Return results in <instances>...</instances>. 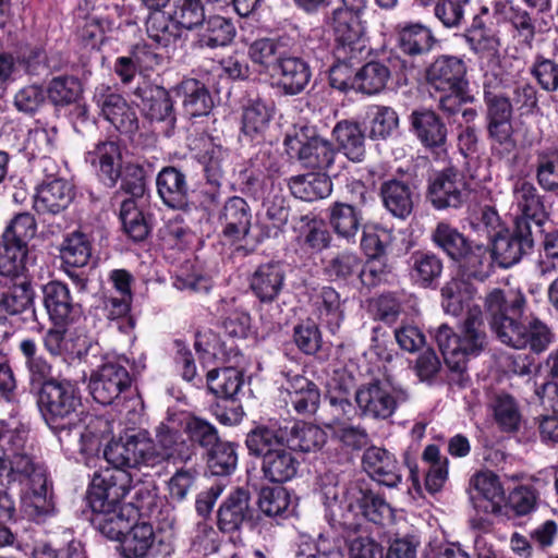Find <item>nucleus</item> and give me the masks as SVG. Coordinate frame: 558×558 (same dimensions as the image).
<instances>
[{
	"instance_id": "nucleus-1",
	"label": "nucleus",
	"mask_w": 558,
	"mask_h": 558,
	"mask_svg": "<svg viewBox=\"0 0 558 558\" xmlns=\"http://www.w3.org/2000/svg\"><path fill=\"white\" fill-rule=\"evenodd\" d=\"M38 405L50 428L59 433L60 440H76L83 454L98 453L102 440L112 434V425L107 418L92 414L80 417V392L69 380L50 379L45 383L39 391Z\"/></svg>"
},
{
	"instance_id": "nucleus-2",
	"label": "nucleus",
	"mask_w": 558,
	"mask_h": 558,
	"mask_svg": "<svg viewBox=\"0 0 558 558\" xmlns=\"http://www.w3.org/2000/svg\"><path fill=\"white\" fill-rule=\"evenodd\" d=\"M132 476L118 470L99 471L93 476L88 502L93 511L92 523L107 538L121 537L137 520L138 509L122 499L132 488Z\"/></svg>"
},
{
	"instance_id": "nucleus-3",
	"label": "nucleus",
	"mask_w": 558,
	"mask_h": 558,
	"mask_svg": "<svg viewBox=\"0 0 558 558\" xmlns=\"http://www.w3.org/2000/svg\"><path fill=\"white\" fill-rule=\"evenodd\" d=\"M525 301L521 293L505 296L502 291L494 290L486 299L490 325L500 341L514 349L529 347L532 351L543 352L551 342V333L546 325L538 320L524 325L519 322Z\"/></svg>"
},
{
	"instance_id": "nucleus-4",
	"label": "nucleus",
	"mask_w": 558,
	"mask_h": 558,
	"mask_svg": "<svg viewBox=\"0 0 558 558\" xmlns=\"http://www.w3.org/2000/svg\"><path fill=\"white\" fill-rule=\"evenodd\" d=\"M283 434L275 425H260L246 436L251 454L262 457V472L270 482L283 483L292 480L300 462L282 438Z\"/></svg>"
},
{
	"instance_id": "nucleus-5",
	"label": "nucleus",
	"mask_w": 558,
	"mask_h": 558,
	"mask_svg": "<svg viewBox=\"0 0 558 558\" xmlns=\"http://www.w3.org/2000/svg\"><path fill=\"white\" fill-rule=\"evenodd\" d=\"M435 340L447 366L453 372L463 373L469 357L478 355L486 344L481 308H469L459 335L447 324L440 325L435 332Z\"/></svg>"
},
{
	"instance_id": "nucleus-6",
	"label": "nucleus",
	"mask_w": 558,
	"mask_h": 558,
	"mask_svg": "<svg viewBox=\"0 0 558 558\" xmlns=\"http://www.w3.org/2000/svg\"><path fill=\"white\" fill-rule=\"evenodd\" d=\"M104 458L112 466L104 471L129 473L126 469H154L162 464V453L157 452V446L146 430L111 440L104 449Z\"/></svg>"
},
{
	"instance_id": "nucleus-7",
	"label": "nucleus",
	"mask_w": 558,
	"mask_h": 558,
	"mask_svg": "<svg viewBox=\"0 0 558 558\" xmlns=\"http://www.w3.org/2000/svg\"><path fill=\"white\" fill-rule=\"evenodd\" d=\"M36 221L29 213L15 215L2 234L0 276L21 277L25 271L27 242L36 233Z\"/></svg>"
},
{
	"instance_id": "nucleus-8",
	"label": "nucleus",
	"mask_w": 558,
	"mask_h": 558,
	"mask_svg": "<svg viewBox=\"0 0 558 558\" xmlns=\"http://www.w3.org/2000/svg\"><path fill=\"white\" fill-rule=\"evenodd\" d=\"M329 25L335 36L333 54L339 62L357 59L367 51L368 39L362 16L345 10H333Z\"/></svg>"
},
{
	"instance_id": "nucleus-9",
	"label": "nucleus",
	"mask_w": 558,
	"mask_h": 558,
	"mask_svg": "<svg viewBox=\"0 0 558 558\" xmlns=\"http://www.w3.org/2000/svg\"><path fill=\"white\" fill-rule=\"evenodd\" d=\"M408 392L388 381L362 385L355 392V401L362 415L375 420H387L397 408L407 402Z\"/></svg>"
},
{
	"instance_id": "nucleus-10",
	"label": "nucleus",
	"mask_w": 558,
	"mask_h": 558,
	"mask_svg": "<svg viewBox=\"0 0 558 558\" xmlns=\"http://www.w3.org/2000/svg\"><path fill=\"white\" fill-rule=\"evenodd\" d=\"M283 144L287 153L298 157L306 168L326 170L330 168L336 157V150L330 142L318 136L305 141L302 131L287 134Z\"/></svg>"
},
{
	"instance_id": "nucleus-11",
	"label": "nucleus",
	"mask_w": 558,
	"mask_h": 558,
	"mask_svg": "<svg viewBox=\"0 0 558 558\" xmlns=\"http://www.w3.org/2000/svg\"><path fill=\"white\" fill-rule=\"evenodd\" d=\"M132 383L128 369L118 361H108L90 374L88 388L100 404H111Z\"/></svg>"
},
{
	"instance_id": "nucleus-12",
	"label": "nucleus",
	"mask_w": 558,
	"mask_h": 558,
	"mask_svg": "<svg viewBox=\"0 0 558 558\" xmlns=\"http://www.w3.org/2000/svg\"><path fill=\"white\" fill-rule=\"evenodd\" d=\"M468 195L464 175L453 168L437 172L429 180L427 196L436 209L459 208Z\"/></svg>"
},
{
	"instance_id": "nucleus-13",
	"label": "nucleus",
	"mask_w": 558,
	"mask_h": 558,
	"mask_svg": "<svg viewBox=\"0 0 558 558\" xmlns=\"http://www.w3.org/2000/svg\"><path fill=\"white\" fill-rule=\"evenodd\" d=\"M493 253L504 267H509L519 262L533 246L530 223L515 221L512 232L505 230L495 234L492 239Z\"/></svg>"
},
{
	"instance_id": "nucleus-14",
	"label": "nucleus",
	"mask_w": 558,
	"mask_h": 558,
	"mask_svg": "<svg viewBox=\"0 0 558 558\" xmlns=\"http://www.w3.org/2000/svg\"><path fill=\"white\" fill-rule=\"evenodd\" d=\"M94 99L101 114L117 130L122 133H133L137 130L136 112L121 95L101 85L96 88Z\"/></svg>"
},
{
	"instance_id": "nucleus-15",
	"label": "nucleus",
	"mask_w": 558,
	"mask_h": 558,
	"mask_svg": "<svg viewBox=\"0 0 558 558\" xmlns=\"http://www.w3.org/2000/svg\"><path fill=\"white\" fill-rule=\"evenodd\" d=\"M21 502L24 514L37 524L45 523L54 515L56 507L46 472L39 471L35 474L33 484L27 486Z\"/></svg>"
},
{
	"instance_id": "nucleus-16",
	"label": "nucleus",
	"mask_w": 558,
	"mask_h": 558,
	"mask_svg": "<svg viewBox=\"0 0 558 558\" xmlns=\"http://www.w3.org/2000/svg\"><path fill=\"white\" fill-rule=\"evenodd\" d=\"M426 82L437 92L469 86L465 62L454 56H440L426 69Z\"/></svg>"
},
{
	"instance_id": "nucleus-17",
	"label": "nucleus",
	"mask_w": 558,
	"mask_h": 558,
	"mask_svg": "<svg viewBox=\"0 0 558 558\" xmlns=\"http://www.w3.org/2000/svg\"><path fill=\"white\" fill-rule=\"evenodd\" d=\"M362 465L381 485L396 487L401 482L400 465L396 457L385 448L368 447L363 453Z\"/></svg>"
},
{
	"instance_id": "nucleus-18",
	"label": "nucleus",
	"mask_w": 558,
	"mask_h": 558,
	"mask_svg": "<svg viewBox=\"0 0 558 558\" xmlns=\"http://www.w3.org/2000/svg\"><path fill=\"white\" fill-rule=\"evenodd\" d=\"M271 75L286 94L296 95L306 87L312 74L308 64L303 59L286 56L278 58L272 66Z\"/></svg>"
},
{
	"instance_id": "nucleus-19",
	"label": "nucleus",
	"mask_w": 558,
	"mask_h": 558,
	"mask_svg": "<svg viewBox=\"0 0 558 558\" xmlns=\"http://www.w3.org/2000/svg\"><path fill=\"white\" fill-rule=\"evenodd\" d=\"M72 198V186L65 180L53 179L38 186L34 208L39 214L56 215L65 209Z\"/></svg>"
},
{
	"instance_id": "nucleus-20",
	"label": "nucleus",
	"mask_w": 558,
	"mask_h": 558,
	"mask_svg": "<svg viewBox=\"0 0 558 558\" xmlns=\"http://www.w3.org/2000/svg\"><path fill=\"white\" fill-rule=\"evenodd\" d=\"M102 180L109 185H114L121 174L122 154L119 145L112 141L100 142L89 150L85 157Z\"/></svg>"
},
{
	"instance_id": "nucleus-21",
	"label": "nucleus",
	"mask_w": 558,
	"mask_h": 558,
	"mask_svg": "<svg viewBox=\"0 0 558 558\" xmlns=\"http://www.w3.org/2000/svg\"><path fill=\"white\" fill-rule=\"evenodd\" d=\"M284 389L288 393L287 404H290L300 415L314 414L320 402V392L317 386L301 375L288 378Z\"/></svg>"
},
{
	"instance_id": "nucleus-22",
	"label": "nucleus",
	"mask_w": 558,
	"mask_h": 558,
	"mask_svg": "<svg viewBox=\"0 0 558 558\" xmlns=\"http://www.w3.org/2000/svg\"><path fill=\"white\" fill-rule=\"evenodd\" d=\"M380 195L384 206L395 217L401 219L410 216L417 198L414 186L398 179H389L383 182Z\"/></svg>"
},
{
	"instance_id": "nucleus-23",
	"label": "nucleus",
	"mask_w": 558,
	"mask_h": 558,
	"mask_svg": "<svg viewBox=\"0 0 558 558\" xmlns=\"http://www.w3.org/2000/svg\"><path fill=\"white\" fill-rule=\"evenodd\" d=\"M162 202L171 208L183 209L189 204V186L185 175L173 167L163 168L156 180Z\"/></svg>"
},
{
	"instance_id": "nucleus-24",
	"label": "nucleus",
	"mask_w": 558,
	"mask_h": 558,
	"mask_svg": "<svg viewBox=\"0 0 558 558\" xmlns=\"http://www.w3.org/2000/svg\"><path fill=\"white\" fill-rule=\"evenodd\" d=\"M283 434L282 438L290 449L303 452L317 451L327 441L326 432L317 425L295 423L291 427L276 426Z\"/></svg>"
},
{
	"instance_id": "nucleus-25",
	"label": "nucleus",
	"mask_w": 558,
	"mask_h": 558,
	"mask_svg": "<svg viewBox=\"0 0 558 558\" xmlns=\"http://www.w3.org/2000/svg\"><path fill=\"white\" fill-rule=\"evenodd\" d=\"M227 236L240 240L248 234L252 214L246 201L239 196L230 197L219 215Z\"/></svg>"
},
{
	"instance_id": "nucleus-26",
	"label": "nucleus",
	"mask_w": 558,
	"mask_h": 558,
	"mask_svg": "<svg viewBox=\"0 0 558 558\" xmlns=\"http://www.w3.org/2000/svg\"><path fill=\"white\" fill-rule=\"evenodd\" d=\"M175 95L182 100L184 111L191 117H202L210 112L213 98L205 84L195 78H185L174 88Z\"/></svg>"
},
{
	"instance_id": "nucleus-27",
	"label": "nucleus",
	"mask_w": 558,
	"mask_h": 558,
	"mask_svg": "<svg viewBox=\"0 0 558 558\" xmlns=\"http://www.w3.org/2000/svg\"><path fill=\"white\" fill-rule=\"evenodd\" d=\"M275 107L272 102L260 98L250 99L243 106L242 126L243 134L251 140H259L267 131L272 119Z\"/></svg>"
},
{
	"instance_id": "nucleus-28",
	"label": "nucleus",
	"mask_w": 558,
	"mask_h": 558,
	"mask_svg": "<svg viewBox=\"0 0 558 558\" xmlns=\"http://www.w3.org/2000/svg\"><path fill=\"white\" fill-rule=\"evenodd\" d=\"M513 203L522 217L517 221L532 220L539 227L547 217L545 206L533 183L521 180L513 187Z\"/></svg>"
},
{
	"instance_id": "nucleus-29",
	"label": "nucleus",
	"mask_w": 558,
	"mask_h": 558,
	"mask_svg": "<svg viewBox=\"0 0 558 558\" xmlns=\"http://www.w3.org/2000/svg\"><path fill=\"white\" fill-rule=\"evenodd\" d=\"M250 517V495L245 489L238 488L220 506L218 526L223 532H233Z\"/></svg>"
},
{
	"instance_id": "nucleus-30",
	"label": "nucleus",
	"mask_w": 558,
	"mask_h": 558,
	"mask_svg": "<svg viewBox=\"0 0 558 558\" xmlns=\"http://www.w3.org/2000/svg\"><path fill=\"white\" fill-rule=\"evenodd\" d=\"M62 266L72 279H80L84 274L76 269L85 267L90 258V243L86 235L74 232L68 235L60 250Z\"/></svg>"
},
{
	"instance_id": "nucleus-31",
	"label": "nucleus",
	"mask_w": 558,
	"mask_h": 558,
	"mask_svg": "<svg viewBox=\"0 0 558 558\" xmlns=\"http://www.w3.org/2000/svg\"><path fill=\"white\" fill-rule=\"evenodd\" d=\"M411 125L424 146L429 148L440 147L446 143V125L434 111L417 110L412 112Z\"/></svg>"
},
{
	"instance_id": "nucleus-32",
	"label": "nucleus",
	"mask_w": 558,
	"mask_h": 558,
	"mask_svg": "<svg viewBox=\"0 0 558 558\" xmlns=\"http://www.w3.org/2000/svg\"><path fill=\"white\" fill-rule=\"evenodd\" d=\"M155 438L157 452L162 453V463L175 454L184 460L190 459L189 456L183 457L182 448L185 447V441L181 434V424L174 415L167 416L156 426Z\"/></svg>"
},
{
	"instance_id": "nucleus-33",
	"label": "nucleus",
	"mask_w": 558,
	"mask_h": 558,
	"mask_svg": "<svg viewBox=\"0 0 558 558\" xmlns=\"http://www.w3.org/2000/svg\"><path fill=\"white\" fill-rule=\"evenodd\" d=\"M435 41L432 31L421 23H408L398 27V47L408 56L429 52Z\"/></svg>"
},
{
	"instance_id": "nucleus-34",
	"label": "nucleus",
	"mask_w": 558,
	"mask_h": 558,
	"mask_svg": "<svg viewBox=\"0 0 558 558\" xmlns=\"http://www.w3.org/2000/svg\"><path fill=\"white\" fill-rule=\"evenodd\" d=\"M430 240L436 247L456 260L464 257L471 251L470 242L465 235L444 220L437 222L432 230Z\"/></svg>"
},
{
	"instance_id": "nucleus-35",
	"label": "nucleus",
	"mask_w": 558,
	"mask_h": 558,
	"mask_svg": "<svg viewBox=\"0 0 558 558\" xmlns=\"http://www.w3.org/2000/svg\"><path fill=\"white\" fill-rule=\"evenodd\" d=\"M289 187L296 198L314 202L327 197L331 193L332 184L326 174L311 172L290 178Z\"/></svg>"
},
{
	"instance_id": "nucleus-36",
	"label": "nucleus",
	"mask_w": 558,
	"mask_h": 558,
	"mask_svg": "<svg viewBox=\"0 0 558 558\" xmlns=\"http://www.w3.org/2000/svg\"><path fill=\"white\" fill-rule=\"evenodd\" d=\"M349 495L355 499L361 513L376 524H386L392 520V509L390 505L379 495L363 490L357 487H351Z\"/></svg>"
},
{
	"instance_id": "nucleus-37",
	"label": "nucleus",
	"mask_w": 558,
	"mask_h": 558,
	"mask_svg": "<svg viewBox=\"0 0 558 558\" xmlns=\"http://www.w3.org/2000/svg\"><path fill=\"white\" fill-rule=\"evenodd\" d=\"M361 221V213L352 205L335 203L329 208L330 227L342 239L353 240L360 230Z\"/></svg>"
},
{
	"instance_id": "nucleus-38",
	"label": "nucleus",
	"mask_w": 558,
	"mask_h": 558,
	"mask_svg": "<svg viewBox=\"0 0 558 558\" xmlns=\"http://www.w3.org/2000/svg\"><path fill=\"white\" fill-rule=\"evenodd\" d=\"M332 134L339 147L350 160L360 162L364 159V134L356 123L340 121L333 128Z\"/></svg>"
},
{
	"instance_id": "nucleus-39",
	"label": "nucleus",
	"mask_w": 558,
	"mask_h": 558,
	"mask_svg": "<svg viewBox=\"0 0 558 558\" xmlns=\"http://www.w3.org/2000/svg\"><path fill=\"white\" fill-rule=\"evenodd\" d=\"M46 308L58 324L64 323L71 313L72 300L63 281H48L43 287Z\"/></svg>"
},
{
	"instance_id": "nucleus-40",
	"label": "nucleus",
	"mask_w": 558,
	"mask_h": 558,
	"mask_svg": "<svg viewBox=\"0 0 558 558\" xmlns=\"http://www.w3.org/2000/svg\"><path fill=\"white\" fill-rule=\"evenodd\" d=\"M121 537V549L124 558H144L154 543V531L149 523L136 521Z\"/></svg>"
},
{
	"instance_id": "nucleus-41",
	"label": "nucleus",
	"mask_w": 558,
	"mask_h": 558,
	"mask_svg": "<svg viewBox=\"0 0 558 558\" xmlns=\"http://www.w3.org/2000/svg\"><path fill=\"white\" fill-rule=\"evenodd\" d=\"M143 113L150 121L166 122L172 125L175 118L169 93L163 87H155L148 92L142 104Z\"/></svg>"
},
{
	"instance_id": "nucleus-42",
	"label": "nucleus",
	"mask_w": 558,
	"mask_h": 558,
	"mask_svg": "<svg viewBox=\"0 0 558 558\" xmlns=\"http://www.w3.org/2000/svg\"><path fill=\"white\" fill-rule=\"evenodd\" d=\"M235 36L232 22L220 15L210 16L203 26L198 43L202 47L217 48L227 46Z\"/></svg>"
},
{
	"instance_id": "nucleus-43",
	"label": "nucleus",
	"mask_w": 558,
	"mask_h": 558,
	"mask_svg": "<svg viewBox=\"0 0 558 558\" xmlns=\"http://www.w3.org/2000/svg\"><path fill=\"white\" fill-rule=\"evenodd\" d=\"M207 385L217 397L233 399L243 385V375L233 367L211 369L207 373Z\"/></svg>"
},
{
	"instance_id": "nucleus-44",
	"label": "nucleus",
	"mask_w": 558,
	"mask_h": 558,
	"mask_svg": "<svg viewBox=\"0 0 558 558\" xmlns=\"http://www.w3.org/2000/svg\"><path fill=\"white\" fill-rule=\"evenodd\" d=\"M390 77L389 69L379 62H368L355 74L354 85L364 94L381 92Z\"/></svg>"
},
{
	"instance_id": "nucleus-45",
	"label": "nucleus",
	"mask_w": 558,
	"mask_h": 558,
	"mask_svg": "<svg viewBox=\"0 0 558 558\" xmlns=\"http://www.w3.org/2000/svg\"><path fill=\"white\" fill-rule=\"evenodd\" d=\"M33 290L31 281L14 283L5 292L0 293V320L5 315H15L23 312L32 302Z\"/></svg>"
},
{
	"instance_id": "nucleus-46",
	"label": "nucleus",
	"mask_w": 558,
	"mask_h": 558,
	"mask_svg": "<svg viewBox=\"0 0 558 558\" xmlns=\"http://www.w3.org/2000/svg\"><path fill=\"white\" fill-rule=\"evenodd\" d=\"M81 82L74 76H58L51 80L47 95L54 106H69L82 96Z\"/></svg>"
},
{
	"instance_id": "nucleus-47",
	"label": "nucleus",
	"mask_w": 558,
	"mask_h": 558,
	"mask_svg": "<svg viewBox=\"0 0 558 558\" xmlns=\"http://www.w3.org/2000/svg\"><path fill=\"white\" fill-rule=\"evenodd\" d=\"M473 294L470 281H448L441 289L442 307L447 314L458 316L468 306Z\"/></svg>"
},
{
	"instance_id": "nucleus-48",
	"label": "nucleus",
	"mask_w": 558,
	"mask_h": 558,
	"mask_svg": "<svg viewBox=\"0 0 558 558\" xmlns=\"http://www.w3.org/2000/svg\"><path fill=\"white\" fill-rule=\"evenodd\" d=\"M490 148L494 155L505 158L509 157L517 149V141L513 135L511 121H499L487 123Z\"/></svg>"
},
{
	"instance_id": "nucleus-49",
	"label": "nucleus",
	"mask_w": 558,
	"mask_h": 558,
	"mask_svg": "<svg viewBox=\"0 0 558 558\" xmlns=\"http://www.w3.org/2000/svg\"><path fill=\"white\" fill-rule=\"evenodd\" d=\"M369 135L372 138H387L398 128L397 112L386 106H372L367 110Z\"/></svg>"
},
{
	"instance_id": "nucleus-50",
	"label": "nucleus",
	"mask_w": 558,
	"mask_h": 558,
	"mask_svg": "<svg viewBox=\"0 0 558 558\" xmlns=\"http://www.w3.org/2000/svg\"><path fill=\"white\" fill-rule=\"evenodd\" d=\"M120 219L124 232L134 241H143L147 236L149 227L134 199L122 201Z\"/></svg>"
},
{
	"instance_id": "nucleus-51",
	"label": "nucleus",
	"mask_w": 558,
	"mask_h": 558,
	"mask_svg": "<svg viewBox=\"0 0 558 558\" xmlns=\"http://www.w3.org/2000/svg\"><path fill=\"white\" fill-rule=\"evenodd\" d=\"M494 416L505 432H514L521 423V413L515 400L507 393L497 395L494 404Z\"/></svg>"
},
{
	"instance_id": "nucleus-52",
	"label": "nucleus",
	"mask_w": 558,
	"mask_h": 558,
	"mask_svg": "<svg viewBox=\"0 0 558 558\" xmlns=\"http://www.w3.org/2000/svg\"><path fill=\"white\" fill-rule=\"evenodd\" d=\"M536 177L544 190L558 189V148H547L537 153Z\"/></svg>"
},
{
	"instance_id": "nucleus-53",
	"label": "nucleus",
	"mask_w": 558,
	"mask_h": 558,
	"mask_svg": "<svg viewBox=\"0 0 558 558\" xmlns=\"http://www.w3.org/2000/svg\"><path fill=\"white\" fill-rule=\"evenodd\" d=\"M238 457L232 444L219 441L208 450V466L214 475L230 474L236 466Z\"/></svg>"
},
{
	"instance_id": "nucleus-54",
	"label": "nucleus",
	"mask_w": 558,
	"mask_h": 558,
	"mask_svg": "<svg viewBox=\"0 0 558 558\" xmlns=\"http://www.w3.org/2000/svg\"><path fill=\"white\" fill-rule=\"evenodd\" d=\"M483 85L484 99L487 106V123L511 121L512 104L510 100L507 97L490 90L493 82L488 76L485 77Z\"/></svg>"
},
{
	"instance_id": "nucleus-55",
	"label": "nucleus",
	"mask_w": 558,
	"mask_h": 558,
	"mask_svg": "<svg viewBox=\"0 0 558 558\" xmlns=\"http://www.w3.org/2000/svg\"><path fill=\"white\" fill-rule=\"evenodd\" d=\"M530 73L545 92L554 93L558 90V63L556 61L537 54Z\"/></svg>"
},
{
	"instance_id": "nucleus-56",
	"label": "nucleus",
	"mask_w": 558,
	"mask_h": 558,
	"mask_svg": "<svg viewBox=\"0 0 558 558\" xmlns=\"http://www.w3.org/2000/svg\"><path fill=\"white\" fill-rule=\"evenodd\" d=\"M290 501V494L284 487H264L259 493L258 506L268 517H276L288 510Z\"/></svg>"
},
{
	"instance_id": "nucleus-57",
	"label": "nucleus",
	"mask_w": 558,
	"mask_h": 558,
	"mask_svg": "<svg viewBox=\"0 0 558 558\" xmlns=\"http://www.w3.org/2000/svg\"><path fill=\"white\" fill-rule=\"evenodd\" d=\"M116 291L106 301V310L109 319L124 317L130 312L131 287L130 281H111Z\"/></svg>"
},
{
	"instance_id": "nucleus-58",
	"label": "nucleus",
	"mask_w": 558,
	"mask_h": 558,
	"mask_svg": "<svg viewBox=\"0 0 558 558\" xmlns=\"http://www.w3.org/2000/svg\"><path fill=\"white\" fill-rule=\"evenodd\" d=\"M537 490L529 485H520L510 492L508 506L518 517H524L533 512L537 507Z\"/></svg>"
},
{
	"instance_id": "nucleus-59",
	"label": "nucleus",
	"mask_w": 558,
	"mask_h": 558,
	"mask_svg": "<svg viewBox=\"0 0 558 558\" xmlns=\"http://www.w3.org/2000/svg\"><path fill=\"white\" fill-rule=\"evenodd\" d=\"M120 177L122 178L121 191L130 195L128 199L136 202L144 196L146 191L145 173L141 166L136 163L125 165L123 169L121 168Z\"/></svg>"
},
{
	"instance_id": "nucleus-60",
	"label": "nucleus",
	"mask_w": 558,
	"mask_h": 558,
	"mask_svg": "<svg viewBox=\"0 0 558 558\" xmlns=\"http://www.w3.org/2000/svg\"><path fill=\"white\" fill-rule=\"evenodd\" d=\"M185 429L192 442L207 450L220 441L215 426L199 417H191Z\"/></svg>"
},
{
	"instance_id": "nucleus-61",
	"label": "nucleus",
	"mask_w": 558,
	"mask_h": 558,
	"mask_svg": "<svg viewBox=\"0 0 558 558\" xmlns=\"http://www.w3.org/2000/svg\"><path fill=\"white\" fill-rule=\"evenodd\" d=\"M228 158V151L220 145L209 144L203 156L205 172L208 181L214 185H219L225 172V166Z\"/></svg>"
},
{
	"instance_id": "nucleus-62",
	"label": "nucleus",
	"mask_w": 558,
	"mask_h": 558,
	"mask_svg": "<svg viewBox=\"0 0 558 558\" xmlns=\"http://www.w3.org/2000/svg\"><path fill=\"white\" fill-rule=\"evenodd\" d=\"M466 39L474 51L487 56L495 54L500 46L494 31L475 24L469 29Z\"/></svg>"
},
{
	"instance_id": "nucleus-63",
	"label": "nucleus",
	"mask_w": 558,
	"mask_h": 558,
	"mask_svg": "<svg viewBox=\"0 0 558 558\" xmlns=\"http://www.w3.org/2000/svg\"><path fill=\"white\" fill-rule=\"evenodd\" d=\"M471 486L492 502H498L504 497L502 485L498 476L490 471L476 473L471 480Z\"/></svg>"
},
{
	"instance_id": "nucleus-64",
	"label": "nucleus",
	"mask_w": 558,
	"mask_h": 558,
	"mask_svg": "<svg viewBox=\"0 0 558 558\" xmlns=\"http://www.w3.org/2000/svg\"><path fill=\"white\" fill-rule=\"evenodd\" d=\"M361 259L352 253H341L326 262L325 272L330 277H359Z\"/></svg>"
}]
</instances>
